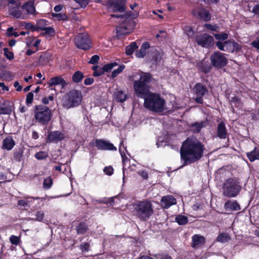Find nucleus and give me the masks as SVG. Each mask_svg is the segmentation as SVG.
Returning <instances> with one entry per match:
<instances>
[{
    "instance_id": "obj_13",
    "label": "nucleus",
    "mask_w": 259,
    "mask_h": 259,
    "mask_svg": "<svg viewBox=\"0 0 259 259\" xmlns=\"http://www.w3.org/2000/svg\"><path fill=\"white\" fill-rule=\"evenodd\" d=\"M196 41L198 45L209 49L213 45L214 39L212 36L205 33L197 36Z\"/></svg>"
},
{
    "instance_id": "obj_30",
    "label": "nucleus",
    "mask_w": 259,
    "mask_h": 259,
    "mask_svg": "<svg viewBox=\"0 0 259 259\" xmlns=\"http://www.w3.org/2000/svg\"><path fill=\"white\" fill-rule=\"evenodd\" d=\"M127 95L122 91H117L115 94V99L117 102L123 103L126 100Z\"/></svg>"
},
{
    "instance_id": "obj_34",
    "label": "nucleus",
    "mask_w": 259,
    "mask_h": 259,
    "mask_svg": "<svg viewBox=\"0 0 259 259\" xmlns=\"http://www.w3.org/2000/svg\"><path fill=\"white\" fill-rule=\"evenodd\" d=\"M230 236L225 233H220L217 238V241L221 243H225L231 240Z\"/></svg>"
},
{
    "instance_id": "obj_27",
    "label": "nucleus",
    "mask_w": 259,
    "mask_h": 259,
    "mask_svg": "<svg viewBox=\"0 0 259 259\" xmlns=\"http://www.w3.org/2000/svg\"><path fill=\"white\" fill-rule=\"evenodd\" d=\"M34 217L29 218V220L42 222L45 218V213L42 210H37L32 214Z\"/></svg>"
},
{
    "instance_id": "obj_37",
    "label": "nucleus",
    "mask_w": 259,
    "mask_h": 259,
    "mask_svg": "<svg viewBox=\"0 0 259 259\" xmlns=\"http://www.w3.org/2000/svg\"><path fill=\"white\" fill-rule=\"evenodd\" d=\"M118 65L117 63L114 62L106 64L102 67V69L105 72H109L114 67Z\"/></svg>"
},
{
    "instance_id": "obj_17",
    "label": "nucleus",
    "mask_w": 259,
    "mask_h": 259,
    "mask_svg": "<svg viewBox=\"0 0 259 259\" xmlns=\"http://www.w3.org/2000/svg\"><path fill=\"white\" fill-rule=\"evenodd\" d=\"M177 203L176 198L172 195H167L163 196L161 199V204L164 209H168L171 206Z\"/></svg>"
},
{
    "instance_id": "obj_64",
    "label": "nucleus",
    "mask_w": 259,
    "mask_h": 259,
    "mask_svg": "<svg viewBox=\"0 0 259 259\" xmlns=\"http://www.w3.org/2000/svg\"><path fill=\"white\" fill-rule=\"evenodd\" d=\"M18 205L24 207L27 206H28V201L24 199L19 200L18 201Z\"/></svg>"
},
{
    "instance_id": "obj_10",
    "label": "nucleus",
    "mask_w": 259,
    "mask_h": 259,
    "mask_svg": "<svg viewBox=\"0 0 259 259\" xmlns=\"http://www.w3.org/2000/svg\"><path fill=\"white\" fill-rule=\"evenodd\" d=\"M206 87L200 82L196 83L192 89V92L196 97L194 101L196 103L202 104L203 103V96L208 93Z\"/></svg>"
},
{
    "instance_id": "obj_20",
    "label": "nucleus",
    "mask_w": 259,
    "mask_h": 259,
    "mask_svg": "<svg viewBox=\"0 0 259 259\" xmlns=\"http://www.w3.org/2000/svg\"><path fill=\"white\" fill-rule=\"evenodd\" d=\"M191 246L193 248L198 247L205 243V239L202 236L198 234L194 235L192 237Z\"/></svg>"
},
{
    "instance_id": "obj_2",
    "label": "nucleus",
    "mask_w": 259,
    "mask_h": 259,
    "mask_svg": "<svg viewBox=\"0 0 259 259\" xmlns=\"http://www.w3.org/2000/svg\"><path fill=\"white\" fill-rule=\"evenodd\" d=\"M205 146L197 138L188 137L180 148L181 160L183 166L191 164L199 161L204 155Z\"/></svg>"
},
{
    "instance_id": "obj_4",
    "label": "nucleus",
    "mask_w": 259,
    "mask_h": 259,
    "mask_svg": "<svg viewBox=\"0 0 259 259\" xmlns=\"http://www.w3.org/2000/svg\"><path fill=\"white\" fill-rule=\"evenodd\" d=\"M134 207L135 215L141 221H146L154 212L152 203L147 200L138 201Z\"/></svg>"
},
{
    "instance_id": "obj_7",
    "label": "nucleus",
    "mask_w": 259,
    "mask_h": 259,
    "mask_svg": "<svg viewBox=\"0 0 259 259\" xmlns=\"http://www.w3.org/2000/svg\"><path fill=\"white\" fill-rule=\"evenodd\" d=\"M74 43L76 47L84 51H88L92 47V42L87 33H80L74 37Z\"/></svg>"
},
{
    "instance_id": "obj_52",
    "label": "nucleus",
    "mask_w": 259,
    "mask_h": 259,
    "mask_svg": "<svg viewBox=\"0 0 259 259\" xmlns=\"http://www.w3.org/2000/svg\"><path fill=\"white\" fill-rule=\"evenodd\" d=\"M99 59V56L97 55H95L91 57L88 63L90 64L94 65L98 63Z\"/></svg>"
},
{
    "instance_id": "obj_32",
    "label": "nucleus",
    "mask_w": 259,
    "mask_h": 259,
    "mask_svg": "<svg viewBox=\"0 0 259 259\" xmlns=\"http://www.w3.org/2000/svg\"><path fill=\"white\" fill-rule=\"evenodd\" d=\"M83 77V74L80 71H77L73 74L72 79L73 82L77 83L81 82Z\"/></svg>"
},
{
    "instance_id": "obj_54",
    "label": "nucleus",
    "mask_w": 259,
    "mask_h": 259,
    "mask_svg": "<svg viewBox=\"0 0 259 259\" xmlns=\"http://www.w3.org/2000/svg\"><path fill=\"white\" fill-rule=\"evenodd\" d=\"M114 169L111 166H106L104 169V172L108 176H111L113 174Z\"/></svg>"
},
{
    "instance_id": "obj_39",
    "label": "nucleus",
    "mask_w": 259,
    "mask_h": 259,
    "mask_svg": "<svg viewBox=\"0 0 259 259\" xmlns=\"http://www.w3.org/2000/svg\"><path fill=\"white\" fill-rule=\"evenodd\" d=\"M90 247L91 245L89 242H82L80 244L79 248L82 252H87L90 250Z\"/></svg>"
},
{
    "instance_id": "obj_25",
    "label": "nucleus",
    "mask_w": 259,
    "mask_h": 259,
    "mask_svg": "<svg viewBox=\"0 0 259 259\" xmlns=\"http://www.w3.org/2000/svg\"><path fill=\"white\" fill-rule=\"evenodd\" d=\"M246 156L251 162L259 160V148L255 147L253 150L246 153Z\"/></svg>"
},
{
    "instance_id": "obj_56",
    "label": "nucleus",
    "mask_w": 259,
    "mask_h": 259,
    "mask_svg": "<svg viewBox=\"0 0 259 259\" xmlns=\"http://www.w3.org/2000/svg\"><path fill=\"white\" fill-rule=\"evenodd\" d=\"M215 45L220 50L225 51V41L223 42L220 41H218L216 42Z\"/></svg>"
},
{
    "instance_id": "obj_26",
    "label": "nucleus",
    "mask_w": 259,
    "mask_h": 259,
    "mask_svg": "<svg viewBox=\"0 0 259 259\" xmlns=\"http://www.w3.org/2000/svg\"><path fill=\"white\" fill-rule=\"evenodd\" d=\"M88 224L84 222H80L75 227V230L78 234H84L88 230Z\"/></svg>"
},
{
    "instance_id": "obj_5",
    "label": "nucleus",
    "mask_w": 259,
    "mask_h": 259,
    "mask_svg": "<svg viewBox=\"0 0 259 259\" xmlns=\"http://www.w3.org/2000/svg\"><path fill=\"white\" fill-rule=\"evenodd\" d=\"M33 112L35 122L41 125H47L53 115L50 108L43 105H35Z\"/></svg>"
},
{
    "instance_id": "obj_14",
    "label": "nucleus",
    "mask_w": 259,
    "mask_h": 259,
    "mask_svg": "<svg viewBox=\"0 0 259 259\" xmlns=\"http://www.w3.org/2000/svg\"><path fill=\"white\" fill-rule=\"evenodd\" d=\"M48 85L51 90H55L53 86L60 85L62 89H64L68 85V83L61 76H57L52 77L48 82Z\"/></svg>"
},
{
    "instance_id": "obj_44",
    "label": "nucleus",
    "mask_w": 259,
    "mask_h": 259,
    "mask_svg": "<svg viewBox=\"0 0 259 259\" xmlns=\"http://www.w3.org/2000/svg\"><path fill=\"white\" fill-rule=\"evenodd\" d=\"M10 241L12 244L17 245L20 242V237L12 235L10 237Z\"/></svg>"
},
{
    "instance_id": "obj_8",
    "label": "nucleus",
    "mask_w": 259,
    "mask_h": 259,
    "mask_svg": "<svg viewBox=\"0 0 259 259\" xmlns=\"http://www.w3.org/2000/svg\"><path fill=\"white\" fill-rule=\"evenodd\" d=\"M210 60L212 67L218 69L225 67L228 62L226 54L219 51H214L210 55Z\"/></svg>"
},
{
    "instance_id": "obj_51",
    "label": "nucleus",
    "mask_w": 259,
    "mask_h": 259,
    "mask_svg": "<svg viewBox=\"0 0 259 259\" xmlns=\"http://www.w3.org/2000/svg\"><path fill=\"white\" fill-rule=\"evenodd\" d=\"M11 15L16 18H20L22 15V12L18 9H14L11 12Z\"/></svg>"
},
{
    "instance_id": "obj_12",
    "label": "nucleus",
    "mask_w": 259,
    "mask_h": 259,
    "mask_svg": "<svg viewBox=\"0 0 259 259\" xmlns=\"http://www.w3.org/2000/svg\"><path fill=\"white\" fill-rule=\"evenodd\" d=\"M91 147H96L98 150H109L116 151L117 148L113 144L108 141L103 139H96L94 142H91L89 143Z\"/></svg>"
},
{
    "instance_id": "obj_24",
    "label": "nucleus",
    "mask_w": 259,
    "mask_h": 259,
    "mask_svg": "<svg viewBox=\"0 0 259 259\" xmlns=\"http://www.w3.org/2000/svg\"><path fill=\"white\" fill-rule=\"evenodd\" d=\"M51 55L47 52L42 53L39 57L38 63L41 66L48 64L51 60Z\"/></svg>"
},
{
    "instance_id": "obj_47",
    "label": "nucleus",
    "mask_w": 259,
    "mask_h": 259,
    "mask_svg": "<svg viewBox=\"0 0 259 259\" xmlns=\"http://www.w3.org/2000/svg\"><path fill=\"white\" fill-rule=\"evenodd\" d=\"M12 112V109L8 107H2L0 108V114L9 115Z\"/></svg>"
},
{
    "instance_id": "obj_50",
    "label": "nucleus",
    "mask_w": 259,
    "mask_h": 259,
    "mask_svg": "<svg viewBox=\"0 0 259 259\" xmlns=\"http://www.w3.org/2000/svg\"><path fill=\"white\" fill-rule=\"evenodd\" d=\"M33 100V94L32 92H29L26 96V103L29 105L32 104Z\"/></svg>"
},
{
    "instance_id": "obj_23",
    "label": "nucleus",
    "mask_w": 259,
    "mask_h": 259,
    "mask_svg": "<svg viewBox=\"0 0 259 259\" xmlns=\"http://www.w3.org/2000/svg\"><path fill=\"white\" fill-rule=\"evenodd\" d=\"M198 17L204 22H208L211 19V14L209 12L205 9H202L197 13Z\"/></svg>"
},
{
    "instance_id": "obj_11",
    "label": "nucleus",
    "mask_w": 259,
    "mask_h": 259,
    "mask_svg": "<svg viewBox=\"0 0 259 259\" xmlns=\"http://www.w3.org/2000/svg\"><path fill=\"white\" fill-rule=\"evenodd\" d=\"M125 0H108L104 5L108 10H111L112 12H123L126 10Z\"/></svg>"
},
{
    "instance_id": "obj_16",
    "label": "nucleus",
    "mask_w": 259,
    "mask_h": 259,
    "mask_svg": "<svg viewBox=\"0 0 259 259\" xmlns=\"http://www.w3.org/2000/svg\"><path fill=\"white\" fill-rule=\"evenodd\" d=\"M196 66L199 71L204 74L209 73L212 67L211 63L208 60H205V59L198 61Z\"/></svg>"
},
{
    "instance_id": "obj_31",
    "label": "nucleus",
    "mask_w": 259,
    "mask_h": 259,
    "mask_svg": "<svg viewBox=\"0 0 259 259\" xmlns=\"http://www.w3.org/2000/svg\"><path fill=\"white\" fill-rule=\"evenodd\" d=\"M175 222L180 226L185 225L188 222V218L185 215L178 214L175 217Z\"/></svg>"
},
{
    "instance_id": "obj_18",
    "label": "nucleus",
    "mask_w": 259,
    "mask_h": 259,
    "mask_svg": "<svg viewBox=\"0 0 259 259\" xmlns=\"http://www.w3.org/2000/svg\"><path fill=\"white\" fill-rule=\"evenodd\" d=\"M224 206L226 210L230 211H238L241 209L240 204L234 200H228L225 203Z\"/></svg>"
},
{
    "instance_id": "obj_3",
    "label": "nucleus",
    "mask_w": 259,
    "mask_h": 259,
    "mask_svg": "<svg viewBox=\"0 0 259 259\" xmlns=\"http://www.w3.org/2000/svg\"><path fill=\"white\" fill-rule=\"evenodd\" d=\"M241 189V182L238 178H229L223 184V194L229 198L236 197L239 194Z\"/></svg>"
},
{
    "instance_id": "obj_21",
    "label": "nucleus",
    "mask_w": 259,
    "mask_h": 259,
    "mask_svg": "<svg viewBox=\"0 0 259 259\" xmlns=\"http://www.w3.org/2000/svg\"><path fill=\"white\" fill-rule=\"evenodd\" d=\"M15 145V142L11 136L7 137L3 142L2 148L7 150H11Z\"/></svg>"
},
{
    "instance_id": "obj_22",
    "label": "nucleus",
    "mask_w": 259,
    "mask_h": 259,
    "mask_svg": "<svg viewBox=\"0 0 259 259\" xmlns=\"http://www.w3.org/2000/svg\"><path fill=\"white\" fill-rule=\"evenodd\" d=\"M229 104L231 105L232 112H235L234 106L238 109H242L243 107V103L240 98L234 96L232 97L229 101Z\"/></svg>"
},
{
    "instance_id": "obj_28",
    "label": "nucleus",
    "mask_w": 259,
    "mask_h": 259,
    "mask_svg": "<svg viewBox=\"0 0 259 259\" xmlns=\"http://www.w3.org/2000/svg\"><path fill=\"white\" fill-rule=\"evenodd\" d=\"M22 8L25 10L28 14L34 15L36 13L35 8L32 3L26 2L23 5Z\"/></svg>"
},
{
    "instance_id": "obj_36",
    "label": "nucleus",
    "mask_w": 259,
    "mask_h": 259,
    "mask_svg": "<svg viewBox=\"0 0 259 259\" xmlns=\"http://www.w3.org/2000/svg\"><path fill=\"white\" fill-rule=\"evenodd\" d=\"M53 184V179L51 177H48L44 179L43 182V188L45 190L50 189Z\"/></svg>"
},
{
    "instance_id": "obj_55",
    "label": "nucleus",
    "mask_w": 259,
    "mask_h": 259,
    "mask_svg": "<svg viewBox=\"0 0 259 259\" xmlns=\"http://www.w3.org/2000/svg\"><path fill=\"white\" fill-rule=\"evenodd\" d=\"M78 4L81 8H85L89 4L88 0H74Z\"/></svg>"
},
{
    "instance_id": "obj_33",
    "label": "nucleus",
    "mask_w": 259,
    "mask_h": 259,
    "mask_svg": "<svg viewBox=\"0 0 259 259\" xmlns=\"http://www.w3.org/2000/svg\"><path fill=\"white\" fill-rule=\"evenodd\" d=\"M23 154V150L21 148L15 149L14 150L13 158L16 161H20L21 160Z\"/></svg>"
},
{
    "instance_id": "obj_48",
    "label": "nucleus",
    "mask_w": 259,
    "mask_h": 259,
    "mask_svg": "<svg viewBox=\"0 0 259 259\" xmlns=\"http://www.w3.org/2000/svg\"><path fill=\"white\" fill-rule=\"evenodd\" d=\"M54 100V96L53 95H51L49 97H45L42 99L41 102L42 103V105L46 106V105L48 104L49 103V101H53Z\"/></svg>"
},
{
    "instance_id": "obj_38",
    "label": "nucleus",
    "mask_w": 259,
    "mask_h": 259,
    "mask_svg": "<svg viewBox=\"0 0 259 259\" xmlns=\"http://www.w3.org/2000/svg\"><path fill=\"white\" fill-rule=\"evenodd\" d=\"M35 157L38 160H44L48 157V154L45 151H39L35 153Z\"/></svg>"
},
{
    "instance_id": "obj_6",
    "label": "nucleus",
    "mask_w": 259,
    "mask_h": 259,
    "mask_svg": "<svg viewBox=\"0 0 259 259\" xmlns=\"http://www.w3.org/2000/svg\"><path fill=\"white\" fill-rule=\"evenodd\" d=\"M64 106L71 108L79 105L82 101V95L80 91L73 89L66 95Z\"/></svg>"
},
{
    "instance_id": "obj_43",
    "label": "nucleus",
    "mask_w": 259,
    "mask_h": 259,
    "mask_svg": "<svg viewBox=\"0 0 259 259\" xmlns=\"http://www.w3.org/2000/svg\"><path fill=\"white\" fill-rule=\"evenodd\" d=\"M214 36L218 40H225L228 38V34L226 33L214 34Z\"/></svg>"
},
{
    "instance_id": "obj_59",
    "label": "nucleus",
    "mask_w": 259,
    "mask_h": 259,
    "mask_svg": "<svg viewBox=\"0 0 259 259\" xmlns=\"http://www.w3.org/2000/svg\"><path fill=\"white\" fill-rule=\"evenodd\" d=\"M251 45L257 50H259V35L257 36L255 40L251 42Z\"/></svg>"
},
{
    "instance_id": "obj_45",
    "label": "nucleus",
    "mask_w": 259,
    "mask_h": 259,
    "mask_svg": "<svg viewBox=\"0 0 259 259\" xmlns=\"http://www.w3.org/2000/svg\"><path fill=\"white\" fill-rule=\"evenodd\" d=\"M233 41L230 40L225 41V51L232 52Z\"/></svg>"
},
{
    "instance_id": "obj_58",
    "label": "nucleus",
    "mask_w": 259,
    "mask_h": 259,
    "mask_svg": "<svg viewBox=\"0 0 259 259\" xmlns=\"http://www.w3.org/2000/svg\"><path fill=\"white\" fill-rule=\"evenodd\" d=\"M255 15L259 17V4L255 5L251 11Z\"/></svg>"
},
{
    "instance_id": "obj_63",
    "label": "nucleus",
    "mask_w": 259,
    "mask_h": 259,
    "mask_svg": "<svg viewBox=\"0 0 259 259\" xmlns=\"http://www.w3.org/2000/svg\"><path fill=\"white\" fill-rule=\"evenodd\" d=\"M232 52L234 51H238L241 49V46L237 42L233 41Z\"/></svg>"
},
{
    "instance_id": "obj_29",
    "label": "nucleus",
    "mask_w": 259,
    "mask_h": 259,
    "mask_svg": "<svg viewBox=\"0 0 259 259\" xmlns=\"http://www.w3.org/2000/svg\"><path fill=\"white\" fill-rule=\"evenodd\" d=\"M138 48L137 43L135 41L132 42L130 45L126 47L125 49V53L127 56L132 55L134 51Z\"/></svg>"
},
{
    "instance_id": "obj_40",
    "label": "nucleus",
    "mask_w": 259,
    "mask_h": 259,
    "mask_svg": "<svg viewBox=\"0 0 259 259\" xmlns=\"http://www.w3.org/2000/svg\"><path fill=\"white\" fill-rule=\"evenodd\" d=\"M48 21L45 19H40L38 20L36 22V24L37 27L40 30H44V28L47 25H48Z\"/></svg>"
},
{
    "instance_id": "obj_41",
    "label": "nucleus",
    "mask_w": 259,
    "mask_h": 259,
    "mask_svg": "<svg viewBox=\"0 0 259 259\" xmlns=\"http://www.w3.org/2000/svg\"><path fill=\"white\" fill-rule=\"evenodd\" d=\"M5 56L9 60H11L14 58V54L13 52L9 51V49L5 48L3 49Z\"/></svg>"
},
{
    "instance_id": "obj_46",
    "label": "nucleus",
    "mask_w": 259,
    "mask_h": 259,
    "mask_svg": "<svg viewBox=\"0 0 259 259\" xmlns=\"http://www.w3.org/2000/svg\"><path fill=\"white\" fill-rule=\"evenodd\" d=\"M204 123L203 122H195L191 124V126L195 127L197 132H199L201 129L203 127Z\"/></svg>"
},
{
    "instance_id": "obj_15",
    "label": "nucleus",
    "mask_w": 259,
    "mask_h": 259,
    "mask_svg": "<svg viewBox=\"0 0 259 259\" xmlns=\"http://www.w3.org/2000/svg\"><path fill=\"white\" fill-rule=\"evenodd\" d=\"M65 138L63 133L60 131L50 132L47 137V142L50 143H58L64 140Z\"/></svg>"
},
{
    "instance_id": "obj_9",
    "label": "nucleus",
    "mask_w": 259,
    "mask_h": 259,
    "mask_svg": "<svg viewBox=\"0 0 259 259\" xmlns=\"http://www.w3.org/2000/svg\"><path fill=\"white\" fill-rule=\"evenodd\" d=\"M135 26L134 21L132 19H125L116 28L117 36L119 38L130 33Z\"/></svg>"
},
{
    "instance_id": "obj_42",
    "label": "nucleus",
    "mask_w": 259,
    "mask_h": 259,
    "mask_svg": "<svg viewBox=\"0 0 259 259\" xmlns=\"http://www.w3.org/2000/svg\"><path fill=\"white\" fill-rule=\"evenodd\" d=\"M125 68V66L124 65H120L118 68L114 70H113L111 74V77L112 78H115L118 74L121 73Z\"/></svg>"
},
{
    "instance_id": "obj_62",
    "label": "nucleus",
    "mask_w": 259,
    "mask_h": 259,
    "mask_svg": "<svg viewBox=\"0 0 259 259\" xmlns=\"http://www.w3.org/2000/svg\"><path fill=\"white\" fill-rule=\"evenodd\" d=\"M138 174L141 176L143 179L147 180L148 178V174L146 170H143L138 172Z\"/></svg>"
},
{
    "instance_id": "obj_35",
    "label": "nucleus",
    "mask_w": 259,
    "mask_h": 259,
    "mask_svg": "<svg viewBox=\"0 0 259 259\" xmlns=\"http://www.w3.org/2000/svg\"><path fill=\"white\" fill-rule=\"evenodd\" d=\"M51 16H52V17L55 18L56 20L58 21H65L68 20V17L67 15L65 13L62 14V13H52Z\"/></svg>"
},
{
    "instance_id": "obj_61",
    "label": "nucleus",
    "mask_w": 259,
    "mask_h": 259,
    "mask_svg": "<svg viewBox=\"0 0 259 259\" xmlns=\"http://www.w3.org/2000/svg\"><path fill=\"white\" fill-rule=\"evenodd\" d=\"M94 82V79L93 77H88L84 79V84L86 85H91Z\"/></svg>"
},
{
    "instance_id": "obj_53",
    "label": "nucleus",
    "mask_w": 259,
    "mask_h": 259,
    "mask_svg": "<svg viewBox=\"0 0 259 259\" xmlns=\"http://www.w3.org/2000/svg\"><path fill=\"white\" fill-rule=\"evenodd\" d=\"M146 53V51L144 50H142V49L141 48L139 50H138L136 52L135 56L137 58H143L145 56Z\"/></svg>"
},
{
    "instance_id": "obj_60",
    "label": "nucleus",
    "mask_w": 259,
    "mask_h": 259,
    "mask_svg": "<svg viewBox=\"0 0 259 259\" xmlns=\"http://www.w3.org/2000/svg\"><path fill=\"white\" fill-rule=\"evenodd\" d=\"M104 71L102 69V68H100L98 69L97 71L93 72V76L95 77L100 76L104 73Z\"/></svg>"
},
{
    "instance_id": "obj_19",
    "label": "nucleus",
    "mask_w": 259,
    "mask_h": 259,
    "mask_svg": "<svg viewBox=\"0 0 259 259\" xmlns=\"http://www.w3.org/2000/svg\"><path fill=\"white\" fill-rule=\"evenodd\" d=\"M217 135L218 138L221 139H225L227 138V130L223 121H221L218 125Z\"/></svg>"
},
{
    "instance_id": "obj_1",
    "label": "nucleus",
    "mask_w": 259,
    "mask_h": 259,
    "mask_svg": "<svg viewBox=\"0 0 259 259\" xmlns=\"http://www.w3.org/2000/svg\"><path fill=\"white\" fill-rule=\"evenodd\" d=\"M128 79L133 82L135 94L144 99V104L146 108L155 112L163 111L165 104L164 100L159 94L150 92L153 85L157 82L151 73L134 72L128 76Z\"/></svg>"
},
{
    "instance_id": "obj_49",
    "label": "nucleus",
    "mask_w": 259,
    "mask_h": 259,
    "mask_svg": "<svg viewBox=\"0 0 259 259\" xmlns=\"http://www.w3.org/2000/svg\"><path fill=\"white\" fill-rule=\"evenodd\" d=\"M43 31H45V34L50 36H54L55 34V29L51 27H45Z\"/></svg>"
},
{
    "instance_id": "obj_57",
    "label": "nucleus",
    "mask_w": 259,
    "mask_h": 259,
    "mask_svg": "<svg viewBox=\"0 0 259 259\" xmlns=\"http://www.w3.org/2000/svg\"><path fill=\"white\" fill-rule=\"evenodd\" d=\"M162 56L160 53H156L153 57V60L156 63L160 62Z\"/></svg>"
}]
</instances>
